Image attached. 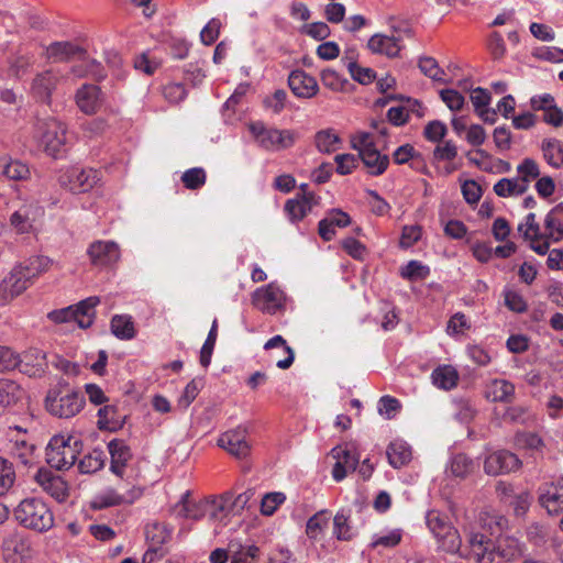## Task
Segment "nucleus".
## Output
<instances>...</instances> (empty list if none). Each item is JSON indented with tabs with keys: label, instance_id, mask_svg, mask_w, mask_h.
Segmentation results:
<instances>
[{
	"label": "nucleus",
	"instance_id": "8fccbe9b",
	"mask_svg": "<svg viewBox=\"0 0 563 563\" xmlns=\"http://www.w3.org/2000/svg\"><path fill=\"white\" fill-rule=\"evenodd\" d=\"M340 137L333 130H323L316 134V146L322 153H333L339 150Z\"/></svg>",
	"mask_w": 563,
	"mask_h": 563
},
{
	"label": "nucleus",
	"instance_id": "72a5a7b5",
	"mask_svg": "<svg viewBox=\"0 0 563 563\" xmlns=\"http://www.w3.org/2000/svg\"><path fill=\"white\" fill-rule=\"evenodd\" d=\"M386 454L389 464L394 468H400L405 466L411 461L412 457L410 445L402 440L393 441L388 445Z\"/></svg>",
	"mask_w": 563,
	"mask_h": 563
},
{
	"label": "nucleus",
	"instance_id": "6e6d98bb",
	"mask_svg": "<svg viewBox=\"0 0 563 563\" xmlns=\"http://www.w3.org/2000/svg\"><path fill=\"white\" fill-rule=\"evenodd\" d=\"M285 500L286 496L284 493L273 492L265 494L261 500V514L272 516Z\"/></svg>",
	"mask_w": 563,
	"mask_h": 563
},
{
	"label": "nucleus",
	"instance_id": "6ab92c4d",
	"mask_svg": "<svg viewBox=\"0 0 563 563\" xmlns=\"http://www.w3.org/2000/svg\"><path fill=\"white\" fill-rule=\"evenodd\" d=\"M218 444L238 459L246 457L251 451V445L246 440V431L241 428L222 433Z\"/></svg>",
	"mask_w": 563,
	"mask_h": 563
},
{
	"label": "nucleus",
	"instance_id": "39448f33",
	"mask_svg": "<svg viewBox=\"0 0 563 563\" xmlns=\"http://www.w3.org/2000/svg\"><path fill=\"white\" fill-rule=\"evenodd\" d=\"M82 450L81 440L73 434H56L46 446V462L57 470L70 468Z\"/></svg>",
	"mask_w": 563,
	"mask_h": 563
},
{
	"label": "nucleus",
	"instance_id": "2eb2a0df",
	"mask_svg": "<svg viewBox=\"0 0 563 563\" xmlns=\"http://www.w3.org/2000/svg\"><path fill=\"white\" fill-rule=\"evenodd\" d=\"M539 503L550 516L563 510V476L558 481L545 483L539 488Z\"/></svg>",
	"mask_w": 563,
	"mask_h": 563
},
{
	"label": "nucleus",
	"instance_id": "a211bd4d",
	"mask_svg": "<svg viewBox=\"0 0 563 563\" xmlns=\"http://www.w3.org/2000/svg\"><path fill=\"white\" fill-rule=\"evenodd\" d=\"M170 532L162 523L154 522L146 526L145 537L148 542V549L143 554V563H152L157 558L163 556L162 545L169 538Z\"/></svg>",
	"mask_w": 563,
	"mask_h": 563
},
{
	"label": "nucleus",
	"instance_id": "052dcab7",
	"mask_svg": "<svg viewBox=\"0 0 563 563\" xmlns=\"http://www.w3.org/2000/svg\"><path fill=\"white\" fill-rule=\"evenodd\" d=\"M503 418L507 422L526 424L529 422L531 413L528 407L517 405L508 407Z\"/></svg>",
	"mask_w": 563,
	"mask_h": 563
},
{
	"label": "nucleus",
	"instance_id": "6e6552de",
	"mask_svg": "<svg viewBox=\"0 0 563 563\" xmlns=\"http://www.w3.org/2000/svg\"><path fill=\"white\" fill-rule=\"evenodd\" d=\"M99 302V297L91 296L76 305L48 312L47 319L56 324L75 321L79 328L87 329L93 323L96 316L95 308Z\"/></svg>",
	"mask_w": 563,
	"mask_h": 563
},
{
	"label": "nucleus",
	"instance_id": "ea45409f",
	"mask_svg": "<svg viewBox=\"0 0 563 563\" xmlns=\"http://www.w3.org/2000/svg\"><path fill=\"white\" fill-rule=\"evenodd\" d=\"M111 332L120 340H130L135 336L136 330L132 318L126 314H115L111 319Z\"/></svg>",
	"mask_w": 563,
	"mask_h": 563
},
{
	"label": "nucleus",
	"instance_id": "69168bd1",
	"mask_svg": "<svg viewBox=\"0 0 563 563\" xmlns=\"http://www.w3.org/2000/svg\"><path fill=\"white\" fill-rule=\"evenodd\" d=\"M260 549L256 545H239L236 551H233L231 563H254L258 558Z\"/></svg>",
	"mask_w": 563,
	"mask_h": 563
},
{
	"label": "nucleus",
	"instance_id": "4468645a",
	"mask_svg": "<svg viewBox=\"0 0 563 563\" xmlns=\"http://www.w3.org/2000/svg\"><path fill=\"white\" fill-rule=\"evenodd\" d=\"M331 455L335 460L332 468V477L335 482L343 481L349 472H354L357 468L360 456L350 445L333 448Z\"/></svg>",
	"mask_w": 563,
	"mask_h": 563
},
{
	"label": "nucleus",
	"instance_id": "0eeeda50",
	"mask_svg": "<svg viewBox=\"0 0 563 563\" xmlns=\"http://www.w3.org/2000/svg\"><path fill=\"white\" fill-rule=\"evenodd\" d=\"M351 144L357 151L358 157L369 175L379 176L386 172L389 165V157L376 148L371 133L356 132L351 136Z\"/></svg>",
	"mask_w": 563,
	"mask_h": 563
},
{
	"label": "nucleus",
	"instance_id": "f03ea898",
	"mask_svg": "<svg viewBox=\"0 0 563 563\" xmlns=\"http://www.w3.org/2000/svg\"><path fill=\"white\" fill-rule=\"evenodd\" d=\"M86 404L85 396L68 382L60 379L47 390L44 405L47 412L63 419L78 415Z\"/></svg>",
	"mask_w": 563,
	"mask_h": 563
},
{
	"label": "nucleus",
	"instance_id": "bf43d9fd",
	"mask_svg": "<svg viewBox=\"0 0 563 563\" xmlns=\"http://www.w3.org/2000/svg\"><path fill=\"white\" fill-rule=\"evenodd\" d=\"M351 77L361 85H369L376 79V73L369 67H362L357 63H347Z\"/></svg>",
	"mask_w": 563,
	"mask_h": 563
},
{
	"label": "nucleus",
	"instance_id": "0e129e2a",
	"mask_svg": "<svg viewBox=\"0 0 563 563\" xmlns=\"http://www.w3.org/2000/svg\"><path fill=\"white\" fill-rule=\"evenodd\" d=\"M400 275L406 279H423L429 275V268L418 261H410L401 267Z\"/></svg>",
	"mask_w": 563,
	"mask_h": 563
},
{
	"label": "nucleus",
	"instance_id": "412c9836",
	"mask_svg": "<svg viewBox=\"0 0 563 563\" xmlns=\"http://www.w3.org/2000/svg\"><path fill=\"white\" fill-rule=\"evenodd\" d=\"M18 368L30 377H41L47 368L46 354L40 349L31 347L19 354Z\"/></svg>",
	"mask_w": 563,
	"mask_h": 563
},
{
	"label": "nucleus",
	"instance_id": "a19ab883",
	"mask_svg": "<svg viewBox=\"0 0 563 563\" xmlns=\"http://www.w3.org/2000/svg\"><path fill=\"white\" fill-rule=\"evenodd\" d=\"M517 179L527 191L530 183L539 178L540 168L534 159L527 157L517 166Z\"/></svg>",
	"mask_w": 563,
	"mask_h": 563
},
{
	"label": "nucleus",
	"instance_id": "f3484780",
	"mask_svg": "<svg viewBox=\"0 0 563 563\" xmlns=\"http://www.w3.org/2000/svg\"><path fill=\"white\" fill-rule=\"evenodd\" d=\"M521 465L518 456L507 450H499L489 454L484 462V470L488 475H500L517 471Z\"/></svg>",
	"mask_w": 563,
	"mask_h": 563
},
{
	"label": "nucleus",
	"instance_id": "338daca9",
	"mask_svg": "<svg viewBox=\"0 0 563 563\" xmlns=\"http://www.w3.org/2000/svg\"><path fill=\"white\" fill-rule=\"evenodd\" d=\"M400 408L401 404L395 397L386 395L378 400V412L386 419H393Z\"/></svg>",
	"mask_w": 563,
	"mask_h": 563
},
{
	"label": "nucleus",
	"instance_id": "c756f323",
	"mask_svg": "<svg viewBox=\"0 0 563 563\" xmlns=\"http://www.w3.org/2000/svg\"><path fill=\"white\" fill-rule=\"evenodd\" d=\"M223 508L224 501L222 499L200 500L198 503L185 500L183 505L185 517L194 520H200L207 514L214 517L216 512L223 510Z\"/></svg>",
	"mask_w": 563,
	"mask_h": 563
},
{
	"label": "nucleus",
	"instance_id": "f257e3e1",
	"mask_svg": "<svg viewBox=\"0 0 563 563\" xmlns=\"http://www.w3.org/2000/svg\"><path fill=\"white\" fill-rule=\"evenodd\" d=\"M507 525L503 516H481L479 522H471L463 528L467 544L476 558L477 563H500L494 562V553H490V540L479 529L488 528L492 534L501 531Z\"/></svg>",
	"mask_w": 563,
	"mask_h": 563
},
{
	"label": "nucleus",
	"instance_id": "cd10ccee",
	"mask_svg": "<svg viewBox=\"0 0 563 563\" xmlns=\"http://www.w3.org/2000/svg\"><path fill=\"white\" fill-rule=\"evenodd\" d=\"M471 102L476 114L485 122L494 124L496 122V110L490 108L492 96L487 89L477 87L471 91Z\"/></svg>",
	"mask_w": 563,
	"mask_h": 563
},
{
	"label": "nucleus",
	"instance_id": "de8ad7c7",
	"mask_svg": "<svg viewBox=\"0 0 563 563\" xmlns=\"http://www.w3.org/2000/svg\"><path fill=\"white\" fill-rule=\"evenodd\" d=\"M275 347H283V350L286 353V357L283 360H279L276 363V366L280 369L289 368L292 365L294 360H295L294 350L287 344L286 340L279 334L269 339L264 345L265 350H271V349H275Z\"/></svg>",
	"mask_w": 563,
	"mask_h": 563
},
{
	"label": "nucleus",
	"instance_id": "4d7b16f0",
	"mask_svg": "<svg viewBox=\"0 0 563 563\" xmlns=\"http://www.w3.org/2000/svg\"><path fill=\"white\" fill-rule=\"evenodd\" d=\"M320 78L322 85L333 91H342L347 84V79L332 68L323 69L320 73Z\"/></svg>",
	"mask_w": 563,
	"mask_h": 563
},
{
	"label": "nucleus",
	"instance_id": "680f3d73",
	"mask_svg": "<svg viewBox=\"0 0 563 563\" xmlns=\"http://www.w3.org/2000/svg\"><path fill=\"white\" fill-rule=\"evenodd\" d=\"M15 473L11 463L0 457V496L4 495L13 485Z\"/></svg>",
	"mask_w": 563,
	"mask_h": 563
},
{
	"label": "nucleus",
	"instance_id": "393cba45",
	"mask_svg": "<svg viewBox=\"0 0 563 563\" xmlns=\"http://www.w3.org/2000/svg\"><path fill=\"white\" fill-rule=\"evenodd\" d=\"M103 102L101 89L92 84H84L76 92V103L86 114L96 113Z\"/></svg>",
	"mask_w": 563,
	"mask_h": 563
},
{
	"label": "nucleus",
	"instance_id": "864d4df0",
	"mask_svg": "<svg viewBox=\"0 0 563 563\" xmlns=\"http://www.w3.org/2000/svg\"><path fill=\"white\" fill-rule=\"evenodd\" d=\"M206 172L201 167L189 168L181 176L184 186L191 190L201 188L206 184Z\"/></svg>",
	"mask_w": 563,
	"mask_h": 563
},
{
	"label": "nucleus",
	"instance_id": "7c9ffc66",
	"mask_svg": "<svg viewBox=\"0 0 563 563\" xmlns=\"http://www.w3.org/2000/svg\"><path fill=\"white\" fill-rule=\"evenodd\" d=\"M107 446L111 456L110 470L115 475L122 477L124 467L132 456L130 448L124 443L123 440L119 439L111 440Z\"/></svg>",
	"mask_w": 563,
	"mask_h": 563
},
{
	"label": "nucleus",
	"instance_id": "79ce46f5",
	"mask_svg": "<svg viewBox=\"0 0 563 563\" xmlns=\"http://www.w3.org/2000/svg\"><path fill=\"white\" fill-rule=\"evenodd\" d=\"M106 453L100 449H93L86 454L78 463L80 473L91 474L101 470L106 463Z\"/></svg>",
	"mask_w": 563,
	"mask_h": 563
},
{
	"label": "nucleus",
	"instance_id": "f8f14e48",
	"mask_svg": "<svg viewBox=\"0 0 563 563\" xmlns=\"http://www.w3.org/2000/svg\"><path fill=\"white\" fill-rule=\"evenodd\" d=\"M91 265L99 268L111 267L120 258L119 245L112 241H95L87 249Z\"/></svg>",
	"mask_w": 563,
	"mask_h": 563
},
{
	"label": "nucleus",
	"instance_id": "4c0bfd02",
	"mask_svg": "<svg viewBox=\"0 0 563 563\" xmlns=\"http://www.w3.org/2000/svg\"><path fill=\"white\" fill-rule=\"evenodd\" d=\"M24 396V390L15 382L0 380V406L10 407L18 404Z\"/></svg>",
	"mask_w": 563,
	"mask_h": 563
},
{
	"label": "nucleus",
	"instance_id": "bb28decb",
	"mask_svg": "<svg viewBox=\"0 0 563 563\" xmlns=\"http://www.w3.org/2000/svg\"><path fill=\"white\" fill-rule=\"evenodd\" d=\"M288 85L295 96L299 98H312L319 91V86L314 77L303 70H294L288 77Z\"/></svg>",
	"mask_w": 563,
	"mask_h": 563
},
{
	"label": "nucleus",
	"instance_id": "3c124183",
	"mask_svg": "<svg viewBox=\"0 0 563 563\" xmlns=\"http://www.w3.org/2000/svg\"><path fill=\"white\" fill-rule=\"evenodd\" d=\"M218 336V320L214 319L208 336L200 350V364L207 368L211 363V356L214 350L216 341Z\"/></svg>",
	"mask_w": 563,
	"mask_h": 563
},
{
	"label": "nucleus",
	"instance_id": "1a4fd4ad",
	"mask_svg": "<svg viewBox=\"0 0 563 563\" xmlns=\"http://www.w3.org/2000/svg\"><path fill=\"white\" fill-rule=\"evenodd\" d=\"M426 523L441 550L448 553H456L461 550L462 541L459 531L445 515L434 509L429 510L426 515Z\"/></svg>",
	"mask_w": 563,
	"mask_h": 563
},
{
	"label": "nucleus",
	"instance_id": "13d9d810",
	"mask_svg": "<svg viewBox=\"0 0 563 563\" xmlns=\"http://www.w3.org/2000/svg\"><path fill=\"white\" fill-rule=\"evenodd\" d=\"M333 533L339 540H350L353 537V530L349 525V516L342 510L333 518Z\"/></svg>",
	"mask_w": 563,
	"mask_h": 563
},
{
	"label": "nucleus",
	"instance_id": "49530a36",
	"mask_svg": "<svg viewBox=\"0 0 563 563\" xmlns=\"http://www.w3.org/2000/svg\"><path fill=\"white\" fill-rule=\"evenodd\" d=\"M3 280L5 282V284L11 290V294H13L14 297L21 295L32 285V282L19 268L18 265L12 268L9 276H7Z\"/></svg>",
	"mask_w": 563,
	"mask_h": 563
},
{
	"label": "nucleus",
	"instance_id": "e2e57ef3",
	"mask_svg": "<svg viewBox=\"0 0 563 563\" xmlns=\"http://www.w3.org/2000/svg\"><path fill=\"white\" fill-rule=\"evenodd\" d=\"M471 328V324L466 316L462 312L454 313L446 324V333L451 336L464 334L466 330Z\"/></svg>",
	"mask_w": 563,
	"mask_h": 563
},
{
	"label": "nucleus",
	"instance_id": "dca6fc26",
	"mask_svg": "<svg viewBox=\"0 0 563 563\" xmlns=\"http://www.w3.org/2000/svg\"><path fill=\"white\" fill-rule=\"evenodd\" d=\"M523 544L515 537L500 534L496 538L490 550L494 553V562L509 563L522 556Z\"/></svg>",
	"mask_w": 563,
	"mask_h": 563
},
{
	"label": "nucleus",
	"instance_id": "9d476101",
	"mask_svg": "<svg viewBox=\"0 0 563 563\" xmlns=\"http://www.w3.org/2000/svg\"><path fill=\"white\" fill-rule=\"evenodd\" d=\"M99 181V175L96 169H82L71 167L59 177L60 186L67 188L73 194L87 192Z\"/></svg>",
	"mask_w": 563,
	"mask_h": 563
},
{
	"label": "nucleus",
	"instance_id": "423d86ee",
	"mask_svg": "<svg viewBox=\"0 0 563 563\" xmlns=\"http://www.w3.org/2000/svg\"><path fill=\"white\" fill-rule=\"evenodd\" d=\"M247 129L257 146L269 152L287 150L298 139V133L294 130L267 126L262 121L251 122Z\"/></svg>",
	"mask_w": 563,
	"mask_h": 563
},
{
	"label": "nucleus",
	"instance_id": "774afa93",
	"mask_svg": "<svg viewBox=\"0 0 563 563\" xmlns=\"http://www.w3.org/2000/svg\"><path fill=\"white\" fill-rule=\"evenodd\" d=\"M441 100L451 111H460L465 104V98L454 89H443L440 91Z\"/></svg>",
	"mask_w": 563,
	"mask_h": 563
},
{
	"label": "nucleus",
	"instance_id": "c9c22d12",
	"mask_svg": "<svg viewBox=\"0 0 563 563\" xmlns=\"http://www.w3.org/2000/svg\"><path fill=\"white\" fill-rule=\"evenodd\" d=\"M53 261L49 257L36 255L20 263L18 266L33 283L35 278L49 269Z\"/></svg>",
	"mask_w": 563,
	"mask_h": 563
},
{
	"label": "nucleus",
	"instance_id": "ddd939ff",
	"mask_svg": "<svg viewBox=\"0 0 563 563\" xmlns=\"http://www.w3.org/2000/svg\"><path fill=\"white\" fill-rule=\"evenodd\" d=\"M517 230L537 254L545 255L549 252V243L544 242L543 231L537 221L536 213L529 212L518 224Z\"/></svg>",
	"mask_w": 563,
	"mask_h": 563
},
{
	"label": "nucleus",
	"instance_id": "aec40b11",
	"mask_svg": "<svg viewBox=\"0 0 563 563\" xmlns=\"http://www.w3.org/2000/svg\"><path fill=\"white\" fill-rule=\"evenodd\" d=\"M60 79L62 74L58 70L47 69L42 71L34 77L31 91L36 99L49 103L52 93Z\"/></svg>",
	"mask_w": 563,
	"mask_h": 563
},
{
	"label": "nucleus",
	"instance_id": "9b49d317",
	"mask_svg": "<svg viewBox=\"0 0 563 563\" xmlns=\"http://www.w3.org/2000/svg\"><path fill=\"white\" fill-rule=\"evenodd\" d=\"M252 300L261 311L274 314L284 307L285 294L277 284L271 283L257 288L253 292Z\"/></svg>",
	"mask_w": 563,
	"mask_h": 563
},
{
	"label": "nucleus",
	"instance_id": "58836bf2",
	"mask_svg": "<svg viewBox=\"0 0 563 563\" xmlns=\"http://www.w3.org/2000/svg\"><path fill=\"white\" fill-rule=\"evenodd\" d=\"M541 150L544 159L552 167L559 168L563 165V142L558 139H547L542 141Z\"/></svg>",
	"mask_w": 563,
	"mask_h": 563
},
{
	"label": "nucleus",
	"instance_id": "20e7f679",
	"mask_svg": "<svg viewBox=\"0 0 563 563\" xmlns=\"http://www.w3.org/2000/svg\"><path fill=\"white\" fill-rule=\"evenodd\" d=\"M34 136L49 156L59 158L66 153L67 126L60 120L54 117L38 118Z\"/></svg>",
	"mask_w": 563,
	"mask_h": 563
},
{
	"label": "nucleus",
	"instance_id": "2f4dec72",
	"mask_svg": "<svg viewBox=\"0 0 563 563\" xmlns=\"http://www.w3.org/2000/svg\"><path fill=\"white\" fill-rule=\"evenodd\" d=\"M460 374L457 369L450 364L437 366L431 373L432 384L442 390H452L457 386Z\"/></svg>",
	"mask_w": 563,
	"mask_h": 563
},
{
	"label": "nucleus",
	"instance_id": "5701e85b",
	"mask_svg": "<svg viewBox=\"0 0 563 563\" xmlns=\"http://www.w3.org/2000/svg\"><path fill=\"white\" fill-rule=\"evenodd\" d=\"M35 481L45 493L57 501H64L68 495L66 482L48 470L40 468L35 475Z\"/></svg>",
	"mask_w": 563,
	"mask_h": 563
},
{
	"label": "nucleus",
	"instance_id": "f704fd0d",
	"mask_svg": "<svg viewBox=\"0 0 563 563\" xmlns=\"http://www.w3.org/2000/svg\"><path fill=\"white\" fill-rule=\"evenodd\" d=\"M97 426L100 430L115 431L123 426V418L115 406L104 405L98 410Z\"/></svg>",
	"mask_w": 563,
	"mask_h": 563
},
{
	"label": "nucleus",
	"instance_id": "5fc2aeb1",
	"mask_svg": "<svg viewBox=\"0 0 563 563\" xmlns=\"http://www.w3.org/2000/svg\"><path fill=\"white\" fill-rule=\"evenodd\" d=\"M515 445L518 449H525L529 451H541L544 443L543 440L532 432H520L515 437Z\"/></svg>",
	"mask_w": 563,
	"mask_h": 563
},
{
	"label": "nucleus",
	"instance_id": "a878e982",
	"mask_svg": "<svg viewBox=\"0 0 563 563\" xmlns=\"http://www.w3.org/2000/svg\"><path fill=\"white\" fill-rule=\"evenodd\" d=\"M544 242L558 243L563 240V202L554 206L544 218Z\"/></svg>",
	"mask_w": 563,
	"mask_h": 563
},
{
	"label": "nucleus",
	"instance_id": "c03bdc74",
	"mask_svg": "<svg viewBox=\"0 0 563 563\" xmlns=\"http://www.w3.org/2000/svg\"><path fill=\"white\" fill-rule=\"evenodd\" d=\"M331 515L327 510H321L313 515L307 522L306 533L310 539H319L328 528Z\"/></svg>",
	"mask_w": 563,
	"mask_h": 563
},
{
	"label": "nucleus",
	"instance_id": "4be33fe9",
	"mask_svg": "<svg viewBox=\"0 0 563 563\" xmlns=\"http://www.w3.org/2000/svg\"><path fill=\"white\" fill-rule=\"evenodd\" d=\"M87 51L70 41L53 42L46 47V57L55 63L69 62L74 58L84 59Z\"/></svg>",
	"mask_w": 563,
	"mask_h": 563
},
{
	"label": "nucleus",
	"instance_id": "b1692460",
	"mask_svg": "<svg viewBox=\"0 0 563 563\" xmlns=\"http://www.w3.org/2000/svg\"><path fill=\"white\" fill-rule=\"evenodd\" d=\"M402 40L395 35L374 34L367 42V48L373 54L384 55L389 58L399 56L402 49Z\"/></svg>",
	"mask_w": 563,
	"mask_h": 563
},
{
	"label": "nucleus",
	"instance_id": "c85d7f7f",
	"mask_svg": "<svg viewBox=\"0 0 563 563\" xmlns=\"http://www.w3.org/2000/svg\"><path fill=\"white\" fill-rule=\"evenodd\" d=\"M30 176L31 170L27 164L9 155L0 156V178L21 181L27 180Z\"/></svg>",
	"mask_w": 563,
	"mask_h": 563
},
{
	"label": "nucleus",
	"instance_id": "e433bc0d",
	"mask_svg": "<svg viewBox=\"0 0 563 563\" xmlns=\"http://www.w3.org/2000/svg\"><path fill=\"white\" fill-rule=\"evenodd\" d=\"M311 198L312 195H303L301 198L289 199L286 201L285 212L289 217L290 221L298 222L311 211Z\"/></svg>",
	"mask_w": 563,
	"mask_h": 563
},
{
	"label": "nucleus",
	"instance_id": "473e14b6",
	"mask_svg": "<svg viewBox=\"0 0 563 563\" xmlns=\"http://www.w3.org/2000/svg\"><path fill=\"white\" fill-rule=\"evenodd\" d=\"M515 395V385L506 379L495 378L486 384L485 397L494 402H508Z\"/></svg>",
	"mask_w": 563,
	"mask_h": 563
},
{
	"label": "nucleus",
	"instance_id": "7ed1b4c3",
	"mask_svg": "<svg viewBox=\"0 0 563 563\" xmlns=\"http://www.w3.org/2000/svg\"><path fill=\"white\" fill-rule=\"evenodd\" d=\"M15 520L25 529L43 533L54 527V515L41 498H25L14 508Z\"/></svg>",
	"mask_w": 563,
	"mask_h": 563
},
{
	"label": "nucleus",
	"instance_id": "a18cd8bd",
	"mask_svg": "<svg viewBox=\"0 0 563 563\" xmlns=\"http://www.w3.org/2000/svg\"><path fill=\"white\" fill-rule=\"evenodd\" d=\"M10 453L13 457L18 459V461L23 465H29L33 463V454L35 446L29 443L24 439H15L10 441Z\"/></svg>",
	"mask_w": 563,
	"mask_h": 563
},
{
	"label": "nucleus",
	"instance_id": "603ef678",
	"mask_svg": "<svg viewBox=\"0 0 563 563\" xmlns=\"http://www.w3.org/2000/svg\"><path fill=\"white\" fill-rule=\"evenodd\" d=\"M419 68L421 73L434 81L445 82L444 70L440 68L438 62L433 57L424 56L419 59Z\"/></svg>",
	"mask_w": 563,
	"mask_h": 563
},
{
	"label": "nucleus",
	"instance_id": "37998d69",
	"mask_svg": "<svg viewBox=\"0 0 563 563\" xmlns=\"http://www.w3.org/2000/svg\"><path fill=\"white\" fill-rule=\"evenodd\" d=\"M474 470V462L464 453H459L450 460L446 472L454 477L464 478Z\"/></svg>",
	"mask_w": 563,
	"mask_h": 563
},
{
	"label": "nucleus",
	"instance_id": "09e8293b",
	"mask_svg": "<svg viewBox=\"0 0 563 563\" xmlns=\"http://www.w3.org/2000/svg\"><path fill=\"white\" fill-rule=\"evenodd\" d=\"M494 192L501 198L523 195L526 191L517 177L501 178L494 185Z\"/></svg>",
	"mask_w": 563,
	"mask_h": 563
}]
</instances>
